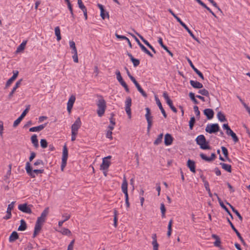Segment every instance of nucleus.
<instances>
[{
  "instance_id": "40",
  "label": "nucleus",
  "mask_w": 250,
  "mask_h": 250,
  "mask_svg": "<svg viewBox=\"0 0 250 250\" xmlns=\"http://www.w3.org/2000/svg\"><path fill=\"white\" fill-rule=\"evenodd\" d=\"M163 137V133H161L160 134H159L158 136L157 139L154 142V144L155 145L157 146V145H158L160 144H161L162 143V142Z\"/></svg>"
},
{
  "instance_id": "46",
  "label": "nucleus",
  "mask_w": 250,
  "mask_h": 250,
  "mask_svg": "<svg viewBox=\"0 0 250 250\" xmlns=\"http://www.w3.org/2000/svg\"><path fill=\"white\" fill-rule=\"evenodd\" d=\"M100 16L102 19L104 20L106 17L109 18V15L107 12H106L105 10H103V11H100Z\"/></svg>"
},
{
  "instance_id": "17",
  "label": "nucleus",
  "mask_w": 250,
  "mask_h": 250,
  "mask_svg": "<svg viewBox=\"0 0 250 250\" xmlns=\"http://www.w3.org/2000/svg\"><path fill=\"white\" fill-rule=\"evenodd\" d=\"M18 74L19 72L18 71H13V75L6 82L5 88H7L11 84L12 82L18 77Z\"/></svg>"
},
{
  "instance_id": "45",
  "label": "nucleus",
  "mask_w": 250,
  "mask_h": 250,
  "mask_svg": "<svg viewBox=\"0 0 250 250\" xmlns=\"http://www.w3.org/2000/svg\"><path fill=\"white\" fill-rule=\"evenodd\" d=\"M122 85V86H123L125 90V91L127 93H129V89L128 87V85L124 81L123 79L121 81L119 82Z\"/></svg>"
},
{
  "instance_id": "29",
  "label": "nucleus",
  "mask_w": 250,
  "mask_h": 250,
  "mask_svg": "<svg viewBox=\"0 0 250 250\" xmlns=\"http://www.w3.org/2000/svg\"><path fill=\"white\" fill-rule=\"evenodd\" d=\"M226 204L228 205L229 207L231 208L232 211L237 215V216L238 217L239 220H240L241 222L243 221V217L240 214V213L238 212V211L235 208L232 206L229 203L226 202Z\"/></svg>"
},
{
  "instance_id": "3",
  "label": "nucleus",
  "mask_w": 250,
  "mask_h": 250,
  "mask_svg": "<svg viewBox=\"0 0 250 250\" xmlns=\"http://www.w3.org/2000/svg\"><path fill=\"white\" fill-rule=\"evenodd\" d=\"M25 169L27 173L32 178L36 177L35 174H41L44 173V169H34L31 166L30 162H28L26 163Z\"/></svg>"
},
{
  "instance_id": "8",
  "label": "nucleus",
  "mask_w": 250,
  "mask_h": 250,
  "mask_svg": "<svg viewBox=\"0 0 250 250\" xmlns=\"http://www.w3.org/2000/svg\"><path fill=\"white\" fill-rule=\"evenodd\" d=\"M32 206L31 205H28L27 203H24L22 204H20L18 206V209L22 212L28 214H31L32 211L30 207Z\"/></svg>"
},
{
  "instance_id": "44",
  "label": "nucleus",
  "mask_w": 250,
  "mask_h": 250,
  "mask_svg": "<svg viewBox=\"0 0 250 250\" xmlns=\"http://www.w3.org/2000/svg\"><path fill=\"white\" fill-rule=\"evenodd\" d=\"M69 45L70 48H72V53H74L77 52V48L76 47L75 43L74 42L71 41L69 42Z\"/></svg>"
},
{
  "instance_id": "27",
  "label": "nucleus",
  "mask_w": 250,
  "mask_h": 250,
  "mask_svg": "<svg viewBox=\"0 0 250 250\" xmlns=\"http://www.w3.org/2000/svg\"><path fill=\"white\" fill-rule=\"evenodd\" d=\"M218 202L220 204V206L227 212V213L230 216L231 218L232 219L233 217L232 214L229 210L228 208L224 205L220 198H218Z\"/></svg>"
},
{
  "instance_id": "55",
  "label": "nucleus",
  "mask_w": 250,
  "mask_h": 250,
  "mask_svg": "<svg viewBox=\"0 0 250 250\" xmlns=\"http://www.w3.org/2000/svg\"><path fill=\"white\" fill-rule=\"evenodd\" d=\"M68 8L69 10L70 11V12L71 13V17L73 18V19L75 18V15L73 13V8H72V5H71L70 2H69V3L67 4Z\"/></svg>"
},
{
  "instance_id": "30",
  "label": "nucleus",
  "mask_w": 250,
  "mask_h": 250,
  "mask_svg": "<svg viewBox=\"0 0 250 250\" xmlns=\"http://www.w3.org/2000/svg\"><path fill=\"white\" fill-rule=\"evenodd\" d=\"M19 238V234L17 231H14L10 234L9 238V241L10 242H13Z\"/></svg>"
},
{
  "instance_id": "47",
  "label": "nucleus",
  "mask_w": 250,
  "mask_h": 250,
  "mask_svg": "<svg viewBox=\"0 0 250 250\" xmlns=\"http://www.w3.org/2000/svg\"><path fill=\"white\" fill-rule=\"evenodd\" d=\"M198 93H199L203 96L209 97V92L206 89H202L199 90L198 91Z\"/></svg>"
},
{
  "instance_id": "37",
  "label": "nucleus",
  "mask_w": 250,
  "mask_h": 250,
  "mask_svg": "<svg viewBox=\"0 0 250 250\" xmlns=\"http://www.w3.org/2000/svg\"><path fill=\"white\" fill-rule=\"evenodd\" d=\"M173 220L172 219H170L169 221L168 227H167V236L169 237L170 236L172 232V225Z\"/></svg>"
},
{
  "instance_id": "51",
  "label": "nucleus",
  "mask_w": 250,
  "mask_h": 250,
  "mask_svg": "<svg viewBox=\"0 0 250 250\" xmlns=\"http://www.w3.org/2000/svg\"><path fill=\"white\" fill-rule=\"evenodd\" d=\"M26 41L23 42L17 48V52H20L21 50H23L25 46Z\"/></svg>"
},
{
  "instance_id": "16",
  "label": "nucleus",
  "mask_w": 250,
  "mask_h": 250,
  "mask_svg": "<svg viewBox=\"0 0 250 250\" xmlns=\"http://www.w3.org/2000/svg\"><path fill=\"white\" fill-rule=\"evenodd\" d=\"M203 112L208 120H211L214 116V113L212 109L206 108L204 110Z\"/></svg>"
},
{
  "instance_id": "43",
  "label": "nucleus",
  "mask_w": 250,
  "mask_h": 250,
  "mask_svg": "<svg viewBox=\"0 0 250 250\" xmlns=\"http://www.w3.org/2000/svg\"><path fill=\"white\" fill-rule=\"evenodd\" d=\"M195 123V118L194 116L191 117L189 121V127L190 130L193 129L194 125Z\"/></svg>"
},
{
  "instance_id": "22",
  "label": "nucleus",
  "mask_w": 250,
  "mask_h": 250,
  "mask_svg": "<svg viewBox=\"0 0 250 250\" xmlns=\"http://www.w3.org/2000/svg\"><path fill=\"white\" fill-rule=\"evenodd\" d=\"M155 99L156 104H157V105L158 106L160 110H161L163 116L165 118H166L167 117V115L164 108L162 106V104H161L160 101L159 100L158 97H157L156 96H155Z\"/></svg>"
},
{
  "instance_id": "59",
  "label": "nucleus",
  "mask_w": 250,
  "mask_h": 250,
  "mask_svg": "<svg viewBox=\"0 0 250 250\" xmlns=\"http://www.w3.org/2000/svg\"><path fill=\"white\" fill-rule=\"evenodd\" d=\"M75 243V239L72 240L68 246L67 250H73V246Z\"/></svg>"
},
{
  "instance_id": "54",
  "label": "nucleus",
  "mask_w": 250,
  "mask_h": 250,
  "mask_svg": "<svg viewBox=\"0 0 250 250\" xmlns=\"http://www.w3.org/2000/svg\"><path fill=\"white\" fill-rule=\"evenodd\" d=\"M75 100H76V97L74 95H72L69 100H68V101L67 102V104H72V105H73L75 101Z\"/></svg>"
},
{
  "instance_id": "1",
  "label": "nucleus",
  "mask_w": 250,
  "mask_h": 250,
  "mask_svg": "<svg viewBox=\"0 0 250 250\" xmlns=\"http://www.w3.org/2000/svg\"><path fill=\"white\" fill-rule=\"evenodd\" d=\"M195 141L196 144L200 146L201 149L203 150L211 149L210 146L208 145V142L206 140L204 135H198L196 137Z\"/></svg>"
},
{
  "instance_id": "28",
  "label": "nucleus",
  "mask_w": 250,
  "mask_h": 250,
  "mask_svg": "<svg viewBox=\"0 0 250 250\" xmlns=\"http://www.w3.org/2000/svg\"><path fill=\"white\" fill-rule=\"evenodd\" d=\"M189 83L194 88L200 89L203 87L202 83L197 81L190 80Z\"/></svg>"
},
{
  "instance_id": "64",
  "label": "nucleus",
  "mask_w": 250,
  "mask_h": 250,
  "mask_svg": "<svg viewBox=\"0 0 250 250\" xmlns=\"http://www.w3.org/2000/svg\"><path fill=\"white\" fill-rule=\"evenodd\" d=\"M200 157L204 160H205L207 162H209V157H207L204 153H201L200 154Z\"/></svg>"
},
{
  "instance_id": "48",
  "label": "nucleus",
  "mask_w": 250,
  "mask_h": 250,
  "mask_svg": "<svg viewBox=\"0 0 250 250\" xmlns=\"http://www.w3.org/2000/svg\"><path fill=\"white\" fill-rule=\"evenodd\" d=\"M160 209L162 213V217L165 218V213L166 211V209L165 207V205L164 203L161 204V207H160Z\"/></svg>"
},
{
  "instance_id": "63",
  "label": "nucleus",
  "mask_w": 250,
  "mask_h": 250,
  "mask_svg": "<svg viewBox=\"0 0 250 250\" xmlns=\"http://www.w3.org/2000/svg\"><path fill=\"white\" fill-rule=\"evenodd\" d=\"M114 116V114L112 113L110 114V118H109L110 123L112 125H115V119H113V117Z\"/></svg>"
},
{
  "instance_id": "4",
  "label": "nucleus",
  "mask_w": 250,
  "mask_h": 250,
  "mask_svg": "<svg viewBox=\"0 0 250 250\" xmlns=\"http://www.w3.org/2000/svg\"><path fill=\"white\" fill-rule=\"evenodd\" d=\"M68 149L66 145L65 144L63 146L62 155V158L61 170L63 171L64 168L67 164V160L68 158Z\"/></svg>"
},
{
  "instance_id": "9",
  "label": "nucleus",
  "mask_w": 250,
  "mask_h": 250,
  "mask_svg": "<svg viewBox=\"0 0 250 250\" xmlns=\"http://www.w3.org/2000/svg\"><path fill=\"white\" fill-rule=\"evenodd\" d=\"M131 102L132 100L130 97H127L125 102V110L126 111V114H127L129 119H130L131 118V111L130 108L131 106Z\"/></svg>"
},
{
  "instance_id": "24",
  "label": "nucleus",
  "mask_w": 250,
  "mask_h": 250,
  "mask_svg": "<svg viewBox=\"0 0 250 250\" xmlns=\"http://www.w3.org/2000/svg\"><path fill=\"white\" fill-rule=\"evenodd\" d=\"M121 188L123 192L125 194V196L128 195L127 192V182L125 176L124 177Z\"/></svg>"
},
{
  "instance_id": "19",
  "label": "nucleus",
  "mask_w": 250,
  "mask_h": 250,
  "mask_svg": "<svg viewBox=\"0 0 250 250\" xmlns=\"http://www.w3.org/2000/svg\"><path fill=\"white\" fill-rule=\"evenodd\" d=\"M136 42L143 52L147 54L150 57L152 58L153 57L152 54L142 43H141L138 39L136 40Z\"/></svg>"
},
{
  "instance_id": "41",
  "label": "nucleus",
  "mask_w": 250,
  "mask_h": 250,
  "mask_svg": "<svg viewBox=\"0 0 250 250\" xmlns=\"http://www.w3.org/2000/svg\"><path fill=\"white\" fill-rule=\"evenodd\" d=\"M188 96L190 99V100L195 104H198L199 102L195 98L196 96H195V94L192 92H189Z\"/></svg>"
},
{
  "instance_id": "11",
  "label": "nucleus",
  "mask_w": 250,
  "mask_h": 250,
  "mask_svg": "<svg viewBox=\"0 0 250 250\" xmlns=\"http://www.w3.org/2000/svg\"><path fill=\"white\" fill-rule=\"evenodd\" d=\"M15 203V202L14 201L11 202V204L8 205L6 210V215L3 217V219L8 220L11 218V210L14 208Z\"/></svg>"
},
{
  "instance_id": "62",
  "label": "nucleus",
  "mask_w": 250,
  "mask_h": 250,
  "mask_svg": "<svg viewBox=\"0 0 250 250\" xmlns=\"http://www.w3.org/2000/svg\"><path fill=\"white\" fill-rule=\"evenodd\" d=\"M40 165H42V166L44 165V163L43 162L42 160L41 159L37 160L34 163V165L35 166H37Z\"/></svg>"
},
{
  "instance_id": "33",
  "label": "nucleus",
  "mask_w": 250,
  "mask_h": 250,
  "mask_svg": "<svg viewBox=\"0 0 250 250\" xmlns=\"http://www.w3.org/2000/svg\"><path fill=\"white\" fill-rule=\"evenodd\" d=\"M116 37L118 39L125 40L127 42L130 48L132 47V44L130 40L125 36L123 35H118L117 33L115 34Z\"/></svg>"
},
{
  "instance_id": "56",
  "label": "nucleus",
  "mask_w": 250,
  "mask_h": 250,
  "mask_svg": "<svg viewBox=\"0 0 250 250\" xmlns=\"http://www.w3.org/2000/svg\"><path fill=\"white\" fill-rule=\"evenodd\" d=\"M221 150H222V153H223V155H224V156L225 157H227V156H229V152H228L227 148L225 146H222Z\"/></svg>"
},
{
  "instance_id": "18",
  "label": "nucleus",
  "mask_w": 250,
  "mask_h": 250,
  "mask_svg": "<svg viewBox=\"0 0 250 250\" xmlns=\"http://www.w3.org/2000/svg\"><path fill=\"white\" fill-rule=\"evenodd\" d=\"M173 138L171 134L167 133L164 138V143L166 146H169L172 144Z\"/></svg>"
},
{
  "instance_id": "26",
  "label": "nucleus",
  "mask_w": 250,
  "mask_h": 250,
  "mask_svg": "<svg viewBox=\"0 0 250 250\" xmlns=\"http://www.w3.org/2000/svg\"><path fill=\"white\" fill-rule=\"evenodd\" d=\"M22 81V80L21 79L16 82V84L15 85L12 91L10 92L8 95L9 99H11L13 97L14 93L16 90V89L19 87Z\"/></svg>"
},
{
  "instance_id": "57",
  "label": "nucleus",
  "mask_w": 250,
  "mask_h": 250,
  "mask_svg": "<svg viewBox=\"0 0 250 250\" xmlns=\"http://www.w3.org/2000/svg\"><path fill=\"white\" fill-rule=\"evenodd\" d=\"M115 73L116 75L117 79L119 82L123 79L119 70H117Z\"/></svg>"
},
{
  "instance_id": "5",
  "label": "nucleus",
  "mask_w": 250,
  "mask_h": 250,
  "mask_svg": "<svg viewBox=\"0 0 250 250\" xmlns=\"http://www.w3.org/2000/svg\"><path fill=\"white\" fill-rule=\"evenodd\" d=\"M205 130L209 134L215 133L220 130V127L217 123L208 124L207 125Z\"/></svg>"
},
{
  "instance_id": "2",
  "label": "nucleus",
  "mask_w": 250,
  "mask_h": 250,
  "mask_svg": "<svg viewBox=\"0 0 250 250\" xmlns=\"http://www.w3.org/2000/svg\"><path fill=\"white\" fill-rule=\"evenodd\" d=\"M97 103L98 106L97 114L99 117H102L106 109V102L101 96Z\"/></svg>"
},
{
  "instance_id": "31",
  "label": "nucleus",
  "mask_w": 250,
  "mask_h": 250,
  "mask_svg": "<svg viewBox=\"0 0 250 250\" xmlns=\"http://www.w3.org/2000/svg\"><path fill=\"white\" fill-rule=\"evenodd\" d=\"M27 229V225L25 221L23 219L20 221V225L19 227L18 230L19 231H24Z\"/></svg>"
},
{
  "instance_id": "15",
  "label": "nucleus",
  "mask_w": 250,
  "mask_h": 250,
  "mask_svg": "<svg viewBox=\"0 0 250 250\" xmlns=\"http://www.w3.org/2000/svg\"><path fill=\"white\" fill-rule=\"evenodd\" d=\"M131 81L133 83L135 84V86L136 87L137 90L141 93L142 96L144 97L145 98H146L147 97V95L146 93V92L142 88L141 86L139 84V83L137 82V81L136 80V79L133 78L132 80H131Z\"/></svg>"
},
{
  "instance_id": "34",
  "label": "nucleus",
  "mask_w": 250,
  "mask_h": 250,
  "mask_svg": "<svg viewBox=\"0 0 250 250\" xmlns=\"http://www.w3.org/2000/svg\"><path fill=\"white\" fill-rule=\"evenodd\" d=\"M220 165L222 166L223 169L225 170L228 172H231V166L230 165H228L224 163H220Z\"/></svg>"
},
{
  "instance_id": "7",
  "label": "nucleus",
  "mask_w": 250,
  "mask_h": 250,
  "mask_svg": "<svg viewBox=\"0 0 250 250\" xmlns=\"http://www.w3.org/2000/svg\"><path fill=\"white\" fill-rule=\"evenodd\" d=\"M30 105H28L26 108L22 112L20 116V117H19V118L14 121L13 125V126L14 127H17L20 124V123L22 120L23 118L26 116V115L30 109Z\"/></svg>"
},
{
  "instance_id": "10",
  "label": "nucleus",
  "mask_w": 250,
  "mask_h": 250,
  "mask_svg": "<svg viewBox=\"0 0 250 250\" xmlns=\"http://www.w3.org/2000/svg\"><path fill=\"white\" fill-rule=\"evenodd\" d=\"M82 122L80 117H78L71 126V132H78L79 129L81 127Z\"/></svg>"
},
{
  "instance_id": "61",
  "label": "nucleus",
  "mask_w": 250,
  "mask_h": 250,
  "mask_svg": "<svg viewBox=\"0 0 250 250\" xmlns=\"http://www.w3.org/2000/svg\"><path fill=\"white\" fill-rule=\"evenodd\" d=\"M230 136L231 137L234 143H237L239 141V139L234 132L232 135H231Z\"/></svg>"
},
{
  "instance_id": "50",
  "label": "nucleus",
  "mask_w": 250,
  "mask_h": 250,
  "mask_svg": "<svg viewBox=\"0 0 250 250\" xmlns=\"http://www.w3.org/2000/svg\"><path fill=\"white\" fill-rule=\"evenodd\" d=\"M163 96L166 100L167 104L170 103V102L172 100L170 99L166 91H164L163 94Z\"/></svg>"
},
{
  "instance_id": "36",
  "label": "nucleus",
  "mask_w": 250,
  "mask_h": 250,
  "mask_svg": "<svg viewBox=\"0 0 250 250\" xmlns=\"http://www.w3.org/2000/svg\"><path fill=\"white\" fill-rule=\"evenodd\" d=\"M55 34L57 37V40L58 41H60L61 39V31L60 27L59 26H57L55 28Z\"/></svg>"
},
{
  "instance_id": "60",
  "label": "nucleus",
  "mask_w": 250,
  "mask_h": 250,
  "mask_svg": "<svg viewBox=\"0 0 250 250\" xmlns=\"http://www.w3.org/2000/svg\"><path fill=\"white\" fill-rule=\"evenodd\" d=\"M204 8H206L210 13H211L214 17L217 18L215 13L205 3V5L202 6Z\"/></svg>"
},
{
  "instance_id": "21",
  "label": "nucleus",
  "mask_w": 250,
  "mask_h": 250,
  "mask_svg": "<svg viewBox=\"0 0 250 250\" xmlns=\"http://www.w3.org/2000/svg\"><path fill=\"white\" fill-rule=\"evenodd\" d=\"M126 55L129 57L134 67H136L139 65L140 62L139 59L134 58L132 54L127 51L126 52Z\"/></svg>"
},
{
  "instance_id": "14",
  "label": "nucleus",
  "mask_w": 250,
  "mask_h": 250,
  "mask_svg": "<svg viewBox=\"0 0 250 250\" xmlns=\"http://www.w3.org/2000/svg\"><path fill=\"white\" fill-rule=\"evenodd\" d=\"M180 25L184 28L186 31L188 33V34L190 35V36L195 41H198L197 38L194 36V35L193 34L192 31L189 29V28L187 26V25L183 22L181 19L178 20L177 21Z\"/></svg>"
},
{
  "instance_id": "6",
  "label": "nucleus",
  "mask_w": 250,
  "mask_h": 250,
  "mask_svg": "<svg viewBox=\"0 0 250 250\" xmlns=\"http://www.w3.org/2000/svg\"><path fill=\"white\" fill-rule=\"evenodd\" d=\"M146 114L145 115L146 119L147 122V132H149L150 129L152 125V118L153 117L151 116V112L150 109L148 107L146 108Z\"/></svg>"
},
{
  "instance_id": "12",
  "label": "nucleus",
  "mask_w": 250,
  "mask_h": 250,
  "mask_svg": "<svg viewBox=\"0 0 250 250\" xmlns=\"http://www.w3.org/2000/svg\"><path fill=\"white\" fill-rule=\"evenodd\" d=\"M48 212L49 208H46L44 209V210L42 212L41 216L38 218L36 222L41 224H42L43 222H44L45 218L48 215Z\"/></svg>"
},
{
  "instance_id": "52",
  "label": "nucleus",
  "mask_w": 250,
  "mask_h": 250,
  "mask_svg": "<svg viewBox=\"0 0 250 250\" xmlns=\"http://www.w3.org/2000/svg\"><path fill=\"white\" fill-rule=\"evenodd\" d=\"M194 111L196 114V117L199 119L200 115V112L199 110L198 107L197 105L193 106Z\"/></svg>"
},
{
  "instance_id": "13",
  "label": "nucleus",
  "mask_w": 250,
  "mask_h": 250,
  "mask_svg": "<svg viewBox=\"0 0 250 250\" xmlns=\"http://www.w3.org/2000/svg\"><path fill=\"white\" fill-rule=\"evenodd\" d=\"M186 59H187V61L188 62V63L189 64L190 67L194 70V71L198 75V76L201 79H202V80H204V77L203 74L194 66V65L192 63L191 61L187 57H186Z\"/></svg>"
},
{
  "instance_id": "20",
  "label": "nucleus",
  "mask_w": 250,
  "mask_h": 250,
  "mask_svg": "<svg viewBox=\"0 0 250 250\" xmlns=\"http://www.w3.org/2000/svg\"><path fill=\"white\" fill-rule=\"evenodd\" d=\"M187 165L190 169V171L193 173L196 172L195 163L193 160L188 159L187 161Z\"/></svg>"
},
{
  "instance_id": "58",
  "label": "nucleus",
  "mask_w": 250,
  "mask_h": 250,
  "mask_svg": "<svg viewBox=\"0 0 250 250\" xmlns=\"http://www.w3.org/2000/svg\"><path fill=\"white\" fill-rule=\"evenodd\" d=\"M168 106H169V107L170 108V109L174 112V113H177V109L173 106V102H172V101H170V103L169 104H167Z\"/></svg>"
},
{
  "instance_id": "39",
  "label": "nucleus",
  "mask_w": 250,
  "mask_h": 250,
  "mask_svg": "<svg viewBox=\"0 0 250 250\" xmlns=\"http://www.w3.org/2000/svg\"><path fill=\"white\" fill-rule=\"evenodd\" d=\"M117 216H118V211L116 209H114V219H113L114 223H113V225H114V226L115 228H116L117 227V225H118V218H117Z\"/></svg>"
},
{
  "instance_id": "53",
  "label": "nucleus",
  "mask_w": 250,
  "mask_h": 250,
  "mask_svg": "<svg viewBox=\"0 0 250 250\" xmlns=\"http://www.w3.org/2000/svg\"><path fill=\"white\" fill-rule=\"evenodd\" d=\"M42 224L36 222L34 230L40 232L42 229Z\"/></svg>"
},
{
  "instance_id": "38",
  "label": "nucleus",
  "mask_w": 250,
  "mask_h": 250,
  "mask_svg": "<svg viewBox=\"0 0 250 250\" xmlns=\"http://www.w3.org/2000/svg\"><path fill=\"white\" fill-rule=\"evenodd\" d=\"M12 164H10L9 165H8V169L7 171V173L6 174V175L4 176V181H7V180L9 178V177L11 175V169H12Z\"/></svg>"
},
{
  "instance_id": "23",
  "label": "nucleus",
  "mask_w": 250,
  "mask_h": 250,
  "mask_svg": "<svg viewBox=\"0 0 250 250\" xmlns=\"http://www.w3.org/2000/svg\"><path fill=\"white\" fill-rule=\"evenodd\" d=\"M47 123H44L43 124L41 125L37 126L32 127L29 128L30 132H37L40 131L42 130L46 125Z\"/></svg>"
},
{
  "instance_id": "49",
  "label": "nucleus",
  "mask_w": 250,
  "mask_h": 250,
  "mask_svg": "<svg viewBox=\"0 0 250 250\" xmlns=\"http://www.w3.org/2000/svg\"><path fill=\"white\" fill-rule=\"evenodd\" d=\"M40 144H41V146L42 148H45L47 147V145H48V143H47V141L46 140V139H42L41 140Z\"/></svg>"
},
{
  "instance_id": "42",
  "label": "nucleus",
  "mask_w": 250,
  "mask_h": 250,
  "mask_svg": "<svg viewBox=\"0 0 250 250\" xmlns=\"http://www.w3.org/2000/svg\"><path fill=\"white\" fill-rule=\"evenodd\" d=\"M217 118L220 122L227 121V119L225 117V116L221 111L218 112Z\"/></svg>"
},
{
  "instance_id": "25",
  "label": "nucleus",
  "mask_w": 250,
  "mask_h": 250,
  "mask_svg": "<svg viewBox=\"0 0 250 250\" xmlns=\"http://www.w3.org/2000/svg\"><path fill=\"white\" fill-rule=\"evenodd\" d=\"M110 164V162L106 160V158H104L102 164L100 166V169L103 170L107 169L109 167Z\"/></svg>"
},
{
  "instance_id": "32",
  "label": "nucleus",
  "mask_w": 250,
  "mask_h": 250,
  "mask_svg": "<svg viewBox=\"0 0 250 250\" xmlns=\"http://www.w3.org/2000/svg\"><path fill=\"white\" fill-rule=\"evenodd\" d=\"M31 141L35 147L37 148L39 147V143L37 135H33L31 137Z\"/></svg>"
},
{
  "instance_id": "35",
  "label": "nucleus",
  "mask_w": 250,
  "mask_h": 250,
  "mask_svg": "<svg viewBox=\"0 0 250 250\" xmlns=\"http://www.w3.org/2000/svg\"><path fill=\"white\" fill-rule=\"evenodd\" d=\"M59 231L64 235L70 236L72 234L71 231L65 228H62L61 230Z\"/></svg>"
}]
</instances>
